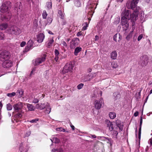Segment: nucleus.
I'll return each mask as SVG.
<instances>
[{
  "label": "nucleus",
  "mask_w": 152,
  "mask_h": 152,
  "mask_svg": "<svg viewBox=\"0 0 152 152\" xmlns=\"http://www.w3.org/2000/svg\"><path fill=\"white\" fill-rule=\"evenodd\" d=\"M11 3L9 1H7L3 3L0 7V12L2 13H6L9 12L11 7Z\"/></svg>",
  "instance_id": "nucleus-1"
},
{
  "label": "nucleus",
  "mask_w": 152,
  "mask_h": 152,
  "mask_svg": "<svg viewBox=\"0 0 152 152\" xmlns=\"http://www.w3.org/2000/svg\"><path fill=\"white\" fill-rule=\"evenodd\" d=\"M74 65L71 62L67 63L63 68L62 73L65 74L68 72H72L73 69Z\"/></svg>",
  "instance_id": "nucleus-2"
},
{
  "label": "nucleus",
  "mask_w": 152,
  "mask_h": 152,
  "mask_svg": "<svg viewBox=\"0 0 152 152\" xmlns=\"http://www.w3.org/2000/svg\"><path fill=\"white\" fill-rule=\"evenodd\" d=\"M11 55L10 53L8 51H3L0 52V61H3L9 59Z\"/></svg>",
  "instance_id": "nucleus-3"
},
{
  "label": "nucleus",
  "mask_w": 152,
  "mask_h": 152,
  "mask_svg": "<svg viewBox=\"0 0 152 152\" xmlns=\"http://www.w3.org/2000/svg\"><path fill=\"white\" fill-rule=\"evenodd\" d=\"M8 33L13 35H17L20 34V30L15 26L11 27L8 30Z\"/></svg>",
  "instance_id": "nucleus-4"
},
{
  "label": "nucleus",
  "mask_w": 152,
  "mask_h": 152,
  "mask_svg": "<svg viewBox=\"0 0 152 152\" xmlns=\"http://www.w3.org/2000/svg\"><path fill=\"white\" fill-rule=\"evenodd\" d=\"M130 19L126 17H121V24L123 26V30L126 31L127 29L128 28L129 25V21Z\"/></svg>",
  "instance_id": "nucleus-5"
},
{
  "label": "nucleus",
  "mask_w": 152,
  "mask_h": 152,
  "mask_svg": "<svg viewBox=\"0 0 152 152\" xmlns=\"http://www.w3.org/2000/svg\"><path fill=\"white\" fill-rule=\"evenodd\" d=\"M148 60L149 58L147 55H143L140 58L139 64L142 67L145 66L148 62Z\"/></svg>",
  "instance_id": "nucleus-6"
},
{
  "label": "nucleus",
  "mask_w": 152,
  "mask_h": 152,
  "mask_svg": "<svg viewBox=\"0 0 152 152\" xmlns=\"http://www.w3.org/2000/svg\"><path fill=\"white\" fill-rule=\"evenodd\" d=\"M46 57V55L45 54H44L42 57L36 59L33 62V64L34 66L39 65L45 61Z\"/></svg>",
  "instance_id": "nucleus-7"
},
{
  "label": "nucleus",
  "mask_w": 152,
  "mask_h": 152,
  "mask_svg": "<svg viewBox=\"0 0 152 152\" xmlns=\"http://www.w3.org/2000/svg\"><path fill=\"white\" fill-rule=\"evenodd\" d=\"M80 41L78 38H73L70 42V48L71 49H74L78 45Z\"/></svg>",
  "instance_id": "nucleus-8"
},
{
  "label": "nucleus",
  "mask_w": 152,
  "mask_h": 152,
  "mask_svg": "<svg viewBox=\"0 0 152 152\" xmlns=\"http://www.w3.org/2000/svg\"><path fill=\"white\" fill-rule=\"evenodd\" d=\"M2 65L4 68H9L12 66L13 62L9 59L3 61Z\"/></svg>",
  "instance_id": "nucleus-9"
},
{
  "label": "nucleus",
  "mask_w": 152,
  "mask_h": 152,
  "mask_svg": "<svg viewBox=\"0 0 152 152\" xmlns=\"http://www.w3.org/2000/svg\"><path fill=\"white\" fill-rule=\"evenodd\" d=\"M103 103V101L102 98H100L99 100H95L94 103L95 108L97 110L100 109Z\"/></svg>",
  "instance_id": "nucleus-10"
},
{
  "label": "nucleus",
  "mask_w": 152,
  "mask_h": 152,
  "mask_svg": "<svg viewBox=\"0 0 152 152\" xmlns=\"http://www.w3.org/2000/svg\"><path fill=\"white\" fill-rule=\"evenodd\" d=\"M1 15V19L4 21H7L11 19L12 15L10 12H8L6 13L5 15Z\"/></svg>",
  "instance_id": "nucleus-11"
},
{
  "label": "nucleus",
  "mask_w": 152,
  "mask_h": 152,
  "mask_svg": "<svg viewBox=\"0 0 152 152\" xmlns=\"http://www.w3.org/2000/svg\"><path fill=\"white\" fill-rule=\"evenodd\" d=\"M24 104V103L21 102H19L15 104L13 106L14 109L16 111H18L22 109Z\"/></svg>",
  "instance_id": "nucleus-12"
},
{
  "label": "nucleus",
  "mask_w": 152,
  "mask_h": 152,
  "mask_svg": "<svg viewBox=\"0 0 152 152\" xmlns=\"http://www.w3.org/2000/svg\"><path fill=\"white\" fill-rule=\"evenodd\" d=\"M131 14V11L130 10H126V9H124L122 12L121 14V17H124L128 18L130 19V16Z\"/></svg>",
  "instance_id": "nucleus-13"
},
{
  "label": "nucleus",
  "mask_w": 152,
  "mask_h": 152,
  "mask_svg": "<svg viewBox=\"0 0 152 152\" xmlns=\"http://www.w3.org/2000/svg\"><path fill=\"white\" fill-rule=\"evenodd\" d=\"M142 115H143V111L142 112V115L140 116V127L139 130L138 132V138H139V144L140 145V140L141 137V126L142 123Z\"/></svg>",
  "instance_id": "nucleus-14"
},
{
  "label": "nucleus",
  "mask_w": 152,
  "mask_h": 152,
  "mask_svg": "<svg viewBox=\"0 0 152 152\" xmlns=\"http://www.w3.org/2000/svg\"><path fill=\"white\" fill-rule=\"evenodd\" d=\"M105 124H107V126L109 127L110 131H112L114 129L113 123L114 122H111L109 120L106 119L105 121Z\"/></svg>",
  "instance_id": "nucleus-15"
},
{
  "label": "nucleus",
  "mask_w": 152,
  "mask_h": 152,
  "mask_svg": "<svg viewBox=\"0 0 152 152\" xmlns=\"http://www.w3.org/2000/svg\"><path fill=\"white\" fill-rule=\"evenodd\" d=\"M138 0H132L131 1L129 7H128V4L127 6L129 9H131L133 10L137 6V4L138 2Z\"/></svg>",
  "instance_id": "nucleus-16"
},
{
  "label": "nucleus",
  "mask_w": 152,
  "mask_h": 152,
  "mask_svg": "<svg viewBox=\"0 0 152 152\" xmlns=\"http://www.w3.org/2000/svg\"><path fill=\"white\" fill-rule=\"evenodd\" d=\"M45 35L42 33H40L37 36V41L39 43H42L45 38Z\"/></svg>",
  "instance_id": "nucleus-17"
},
{
  "label": "nucleus",
  "mask_w": 152,
  "mask_h": 152,
  "mask_svg": "<svg viewBox=\"0 0 152 152\" xmlns=\"http://www.w3.org/2000/svg\"><path fill=\"white\" fill-rule=\"evenodd\" d=\"M22 9V4L21 2H18L14 5V10H16L17 12H20Z\"/></svg>",
  "instance_id": "nucleus-18"
},
{
  "label": "nucleus",
  "mask_w": 152,
  "mask_h": 152,
  "mask_svg": "<svg viewBox=\"0 0 152 152\" xmlns=\"http://www.w3.org/2000/svg\"><path fill=\"white\" fill-rule=\"evenodd\" d=\"M115 124L117 126L115 129H116L117 127H118L119 128L120 132L122 131L123 130V125L121 124V121L117 120L116 121Z\"/></svg>",
  "instance_id": "nucleus-19"
},
{
  "label": "nucleus",
  "mask_w": 152,
  "mask_h": 152,
  "mask_svg": "<svg viewBox=\"0 0 152 152\" xmlns=\"http://www.w3.org/2000/svg\"><path fill=\"white\" fill-rule=\"evenodd\" d=\"M54 40L53 39L50 38L45 43V45L46 47L50 48L52 46V44Z\"/></svg>",
  "instance_id": "nucleus-20"
},
{
  "label": "nucleus",
  "mask_w": 152,
  "mask_h": 152,
  "mask_svg": "<svg viewBox=\"0 0 152 152\" xmlns=\"http://www.w3.org/2000/svg\"><path fill=\"white\" fill-rule=\"evenodd\" d=\"M82 50V48L80 46L77 47L75 49L74 54L75 56L78 55L79 53Z\"/></svg>",
  "instance_id": "nucleus-21"
},
{
  "label": "nucleus",
  "mask_w": 152,
  "mask_h": 152,
  "mask_svg": "<svg viewBox=\"0 0 152 152\" xmlns=\"http://www.w3.org/2000/svg\"><path fill=\"white\" fill-rule=\"evenodd\" d=\"M23 91L22 89H18L17 90L16 93V95L19 98H20L23 95Z\"/></svg>",
  "instance_id": "nucleus-22"
},
{
  "label": "nucleus",
  "mask_w": 152,
  "mask_h": 152,
  "mask_svg": "<svg viewBox=\"0 0 152 152\" xmlns=\"http://www.w3.org/2000/svg\"><path fill=\"white\" fill-rule=\"evenodd\" d=\"M137 17V16L135 14H131L130 16V19L132 21L134 22L136 20Z\"/></svg>",
  "instance_id": "nucleus-23"
},
{
  "label": "nucleus",
  "mask_w": 152,
  "mask_h": 152,
  "mask_svg": "<svg viewBox=\"0 0 152 152\" xmlns=\"http://www.w3.org/2000/svg\"><path fill=\"white\" fill-rule=\"evenodd\" d=\"M117 53L116 51H113L110 54L111 58L113 59H115L117 57Z\"/></svg>",
  "instance_id": "nucleus-24"
},
{
  "label": "nucleus",
  "mask_w": 152,
  "mask_h": 152,
  "mask_svg": "<svg viewBox=\"0 0 152 152\" xmlns=\"http://www.w3.org/2000/svg\"><path fill=\"white\" fill-rule=\"evenodd\" d=\"M95 5V4L94 3H92L88 5H87V7L89 9H90L89 11H93L94 10V7Z\"/></svg>",
  "instance_id": "nucleus-25"
},
{
  "label": "nucleus",
  "mask_w": 152,
  "mask_h": 152,
  "mask_svg": "<svg viewBox=\"0 0 152 152\" xmlns=\"http://www.w3.org/2000/svg\"><path fill=\"white\" fill-rule=\"evenodd\" d=\"M8 27V24L7 23H3L0 25V30H3L5 29Z\"/></svg>",
  "instance_id": "nucleus-26"
},
{
  "label": "nucleus",
  "mask_w": 152,
  "mask_h": 152,
  "mask_svg": "<svg viewBox=\"0 0 152 152\" xmlns=\"http://www.w3.org/2000/svg\"><path fill=\"white\" fill-rule=\"evenodd\" d=\"M27 107L28 110L29 111H34L35 110V108L32 105V104H27Z\"/></svg>",
  "instance_id": "nucleus-27"
},
{
  "label": "nucleus",
  "mask_w": 152,
  "mask_h": 152,
  "mask_svg": "<svg viewBox=\"0 0 152 152\" xmlns=\"http://www.w3.org/2000/svg\"><path fill=\"white\" fill-rule=\"evenodd\" d=\"M49 104L48 103H41L40 104V110H42L46 108V106H48Z\"/></svg>",
  "instance_id": "nucleus-28"
},
{
  "label": "nucleus",
  "mask_w": 152,
  "mask_h": 152,
  "mask_svg": "<svg viewBox=\"0 0 152 152\" xmlns=\"http://www.w3.org/2000/svg\"><path fill=\"white\" fill-rule=\"evenodd\" d=\"M50 140L53 143H59L60 141L59 139L57 137H53L52 139H50Z\"/></svg>",
  "instance_id": "nucleus-29"
},
{
  "label": "nucleus",
  "mask_w": 152,
  "mask_h": 152,
  "mask_svg": "<svg viewBox=\"0 0 152 152\" xmlns=\"http://www.w3.org/2000/svg\"><path fill=\"white\" fill-rule=\"evenodd\" d=\"M109 116L110 118L113 119L116 116V113L114 112H110L109 114Z\"/></svg>",
  "instance_id": "nucleus-30"
},
{
  "label": "nucleus",
  "mask_w": 152,
  "mask_h": 152,
  "mask_svg": "<svg viewBox=\"0 0 152 152\" xmlns=\"http://www.w3.org/2000/svg\"><path fill=\"white\" fill-rule=\"evenodd\" d=\"M58 14L59 15V17L60 18L62 19H64V14L62 12L61 10H58Z\"/></svg>",
  "instance_id": "nucleus-31"
},
{
  "label": "nucleus",
  "mask_w": 152,
  "mask_h": 152,
  "mask_svg": "<svg viewBox=\"0 0 152 152\" xmlns=\"http://www.w3.org/2000/svg\"><path fill=\"white\" fill-rule=\"evenodd\" d=\"M74 4L77 7H80L81 5V3L80 0H75Z\"/></svg>",
  "instance_id": "nucleus-32"
},
{
  "label": "nucleus",
  "mask_w": 152,
  "mask_h": 152,
  "mask_svg": "<svg viewBox=\"0 0 152 152\" xmlns=\"http://www.w3.org/2000/svg\"><path fill=\"white\" fill-rule=\"evenodd\" d=\"M88 76V75H87L85 76L84 77V78H83L82 80H83V82H86L87 81H90L91 80L90 77Z\"/></svg>",
  "instance_id": "nucleus-33"
},
{
  "label": "nucleus",
  "mask_w": 152,
  "mask_h": 152,
  "mask_svg": "<svg viewBox=\"0 0 152 152\" xmlns=\"http://www.w3.org/2000/svg\"><path fill=\"white\" fill-rule=\"evenodd\" d=\"M112 131H113L112 134L113 135V137L117 139V135L118 134V132L116 131L115 130H113Z\"/></svg>",
  "instance_id": "nucleus-34"
},
{
  "label": "nucleus",
  "mask_w": 152,
  "mask_h": 152,
  "mask_svg": "<svg viewBox=\"0 0 152 152\" xmlns=\"http://www.w3.org/2000/svg\"><path fill=\"white\" fill-rule=\"evenodd\" d=\"M34 44V42L31 40L30 39L27 43V45L30 47L32 48Z\"/></svg>",
  "instance_id": "nucleus-35"
},
{
  "label": "nucleus",
  "mask_w": 152,
  "mask_h": 152,
  "mask_svg": "<svg viewBox=\"0 0 152 152\" xmlns=\"http://www.w3.org/2000/svg\"><path fill=\"white\" fill-rule=\"evenodd\" d=\"M113 95L115 97L114 99L115 100L117 99L120 96L119 93L118 92H114L113 94Z\"/></svg>",
  "instance_id": "nucleus-36"
},
{
  "label": "nucleus",
  "mask_w": 152,
  "mask_h": 152,
  "mask_svg": "<svg viewBox=\"0 0 152 152\" xmlns=\"http://www.w3.org/2000/svg\"><path fill=\"white\" fill-rule=\"evenodd\" d=\"M23 149V144L21 143L20 145V147L19 148V150L21 152H26L28 151L27 150Z\"/></svg>",
  "instance_id": "nucleus-37"
},
{
  "label": "nucleus",
  "mask_w": 152,
  "mask_h": 152,
  "mask_svg": "<svg viewBox=\"0 0 152 152\" xmlns=\"http://www.w3.org/2000/svg\"><path fill=\"white\" fill-rule=\"evenodd\" d=\"M120 18L119 17H117L115 18L114 21V24L117 25L120 22Z\"/></svg>",
  "instance_id": "nucleus-38"
},
{
  "label": "nucleus",
  "mask_w": 152,
  "mask_h": 152,
  "mask_svg": "<svg viewBox=\"0 0 152 152\" xmlns=\"http://www.w3.org/2000/svg\"><path fill=\"white\" fill-rule=\"evenodd\" d=\"M104 137L105 138V139L108 140L109 142V143L110 144V146H111L112 145V144L113 143V141L112 140L111 138H109L108 137Z\"/></svg>",
  "instance_id": "nucleus-39"
},
{
  "label": "nucleus",
  "mask_w": 152,
  "mask_h": 152,
  "mask_svg": "<svg viewBox=\"0 0 152 152\" xmlns=\"http://www.w3.org/2000/svg\"><path fill=\"white\" fill-rule=\"evenodd\" d=\"M90 77V79H91H91L95 77L96 76V74L95 73H89L88 75V76Z\"/></svg>",
  "instance_id": "nucleus-40"
},
{
  "label": "nucleus",
  "mask_w": 152,
  "mask_h": 152,
  "mask_svg": "<svg viewBox=\"0 0 152 152\" xmlns=\"http://www.w3.org/2000/svg\"><path fill=\"white\" fill-rule=\"evenodd\" d=\"M33 26L34 28H37L38 26V20L36 19H35L33 21Z\"/></svg>",
  "instance_id": "nucleus-41"
},
{
  "label": "nucleus",
  "mask_w": 152,
  "mask_h": 152,
  "mask_svg": "<svg viewBox=\"0 0 152 152\" xmlns=\"http://www.w3.org/2000/svg\"><path fill=\"white\" fill-rule=\"evenodd\" d=\"M46 113L48 114H49L51 111V108L50 107L49 105L48 106H46Z\"/></svg>",
  "instance_id": "nucleus-42"
},
{
  "label": "nucleus",
  "mask_w": 152,
  "mask_h": 152,
  "mask_svg": "<svg viewBox=\"0 0 152 152\" xmlns=\"http://www.w3.org/2000/svg\"><path fill=\"white\" fill-rule=\"evenodd\" d=\"M6 106L7 109V110H11L12 109V106L10 103H8L7 104Z\"/></svg>",
  "instance_id": "nucleus-43"
},
{
  "label": "nucleus",
  "mask_w": 152,
  "mask_h": 152,
  "mask_svg": "<svg viewBox=\"0 0 152 152\" xmlns=\"http://www.w3.org/2000/svg\"><path fill=\"white\" fill-rule=\"evenodd\" d=\"M47 15L48 14L47 13L46 11L45 10H44L42 14L43 18L44 19H46Z\"/></svg>",
  "instance_id": "nucleus-44"
},
{
  "label": "nucleus",
  "mask_w": 152,
  "mask_h": 152,
  "mask_svg": "<svg viewBox=\"0 0 152 152\" xmlns=\"http://www.w3.org/2000/svg\"><path fill=\"white\" fill-rule=\"evenodd\" d=\"M53 19L51 18H48L47 20V22L46 24V25L47 24L49 25L52 22Z\"/></svg>",
  "instance_id": "nucleus-45"
},
{
  "label": "nucleus",
  "mask_w": 152,
  "mask_h": 152,
  "mask_svg": "<svg viewBox=\"0 0 152 152\" xmlns=\"http://www.w3.org/2000/svg\"><path fill=\"white\" fill-rule=\"evenodd\" d=\"M46 5L48 9H50L52 8V4L51 2H47L46 3Z\"/></svg>",
  "instance_id": "nucleus-46"
},
{
  "label": "nucleus",
  "mask_w": 152,
  "mask_h": 152,
  "mask_svg": "<svg viewBox=\"0 0 152 152\" xmlns=\"http://www.w3.org/2000/svg\"><path fill=\"white\" fill-rule=\"evenodd\" d=\"M31 48H32L31 47H30L27 45V46L25 47L24 50H23V52L24 53L27 52Z\"/></svg>",
  "instance_id": "nucleus-47"
},
{
  "label": "nucleus",
  "mask_w": 152,
  "mask_h": 152,
  "mask_svg": "<svg viewBox=\"0 0 152 152\" xmlns=\"http://www.w3.org/2000/svg\"><path fill=\"white\" fill-rule=\"evenodd\" d=\"M16 95V93L14 92H13L11 93H8L7 94V95L9 97H12Z\"/></svg>",
  "instance_id": "nucleus-48"
},
{
  "label": "nucleus",
  "mask_w": 152,
  "mask_h": 152,
  "mask_svg": "<svg viewBox=\"0 0 152 152\" xmlns=\"http://www.w3.org/2000/svg\"><path fill=\"white\" fill-rule=\"evenodd\" d=\"M4 34L3 33L1 32H0V40H4Z\"/></svg>",
  "instance_id": "nucleus-49"
},
{
  "label": "nucleus",
  "mask_w": 152,
  "mask_h": 152,
  "mask_svg": "<svg viewBox=\"0 0 152 152\" xmlns=\"http://www.w3.org/2000/svg\"><path fill=\"white\" fill-rule=\"evenodd\" d=\"M39 121V119L37 118L35 119H32L29 121V122L31 123H36V122Z\"/></svg>",
  "instance_id": "nucleus-50"
},
{
  "label": "nucleus",
  "mask_w": 152,
  "mask_h": 152,
  "mask_svg": "<svg viewBox=\"0 0 152 152\" xmlns=\"http://www.w3.org/2000/svg\"><path fill=\"white\" fill-rule=\"evenodd\" d=\"M83 84L82 83L79 84L77 86V89H81L83 87Z\"/></svg>",
  "instance_id": "nucleus-51"
},
{
  "label": "nucleus",
  "mask_w": 152,
  "mask_h": 152,
  "mask_svg": "<svg viewBox=\"0 0 152 152\" xmlns=\"http://www.w3.org/2000/svg\"><path fill=\"white\" fill-rule=\"evenodd\" d=\"M39 101V99H37V98H34L33 100V103H35V104H36V103H37Z\"/></svg>",
  "instance_id": "nucleus-52"
},
{
  "label": "nucleus",
  "mask_w": 152,
  "mask_h": 152,
  "mask_svg": "<svg viewBox=\"0 0 152 152\" xmlns=\"http://www.w3.org/2000/svg\"><path fill=\"white\" fill-rule=\"evenodd\" d=\"M54 53H55V56H58L59 54V53L58 51L56 49L55 50Z\"/></svg>",
  "instance_id": "nucleus-53"
},
{
  "label": "nucleus",
  "mask_w": 152,
  "mask_h": 152,
  "mask_svg": "<svg viewBox=\"0 0 152 152\" xmlns=\"http://www.w3.org/2000/svg\"><path fill=\"white\" fill-rule=\"evenodd\" d=\"M57 130L59 131H63L64 132H65V129L62 127L58 128L56 129Z\"/></svg>",
  "instance_id": "nucleus-54"
},
{
  "label": "nucleus",
  "mask_w": 152,
  "mask_h": 152,
  "mask_svg": "<svg viewBox=\"0 0 152 152\" xmlns=\"http://www.w3.org/2000/svg\"><path fill=\"white\" fill-rule=\"evenodd\" d=\"M85 26H84L83 28V29L84 30L87 29V28L88 27V24L87 22L85 23Z\"/></svg>",
  "instance_id": "nucleus-55"
},
{
  "label": "nucleus",
  "mask_w": 152,
  "mask_h": 152,
  "mask_svg": "<svg viewBox=\"0 0 152 152\" xmlns=\"http://www.w3.org/2000/svg\"><path fill=\"white\" fill-rule=\"evenodd\" d=\"M143 35L142 34H141L139 35L137 38V40L140 41L143 37Z\"/></svg>",
  "instance_id": "nucleus-56"
},
{
  "label": "nucleus",
  "mask_w": 152,
  "mask_h": 152,
  "mask_svg": "<svg viewBox=\"0 0 152 152\" xmlns=\"http://www.w3.org/2000/svg\"><path fill=\"white\" fill-rule=\"evenodd\" d=\"M118 36V34H116L113 36V40L115 41L116 42H117V38Z\"/></svg>",
  "instance_id": "nucleus-57"
},
{
  "label": "nucleus",
  "mask_w": 152,
  "mask_h": 152,
  "mask_svg": "<svg viewBox=\"0 0 152 152\" xmlns=\"http://www.w3.org/2000/svg\"><path fill=\"white\" fill-rule=\"evenodd\" d=\"M26 44V42L24 41H23L21 42L20 44V46L21 47H23Z\"/></svg>",
  "instance_id": "nucleus-58"
},
{
  "label": "nucleus",
  "mask_w": 152,
  "mask_h": 152,
  "mask_svg": "<svg viewBox=\"0 0 152 152\" xmlns=\"http://www.w3.org/2000/svg\"><path fill=\"white\" fill-rule=\"evenodd\" d=\"M66 21L64 19H62V25H66Z\"/></svg>",
  "instance_id": "nucleus-59"
},
{
  "label": "nucleus",
  "mask_w": 152,
  "mask_h": 152,
  "mask_svg": "<svg viewBox=\"0 0 152 152\" xmlns=\"http://www.w3.org/2000/svg\"><path fill=\"white\" fill-rule=\"evenodd\" d=\"M36 108L40 110V104L39 103L36 104Z\"/></svg>",
  "instance_id": "nucleus-60"
},
{
  "label": "nucleus",
  "mask_w": 152,
  "mask_h": 152,
  "mask_svg": "<svg viewBox=\"0 0 152 152\" xmlns=\"http://www.w3.org/2000/svg\"><path fill=\"white\" fill-rule=\"evenodd\" d=\"M31 134V131H28L26 133V134L25 135V136L26 137H28Z\"/></svg>",
  "instance_id": "nucleus-61"
},
{
  "label": "nucleus",
  "mask_w": 152,
  "mask_h": 152,
  "mask_svg": "<svg viewBox=\"0 0 152 152\" xmlns=\"http://www.w3.org/2000/svg\"><path fill=\"white\" fill-rule=\"evenodd\" d=\"M62 44L64 45V46H65L66 47H67V44L66 42L64 41H63L62 42Z\"/></svg>",
  "instance_id": "nucleus-62"
},
{
  "label": "nucleus",
  "mask_w": 152,
  "mask_h": 152,
  "mask_svg": "<svg viewBox=\"0 0 152 152\" xmlns=\"http://www.w3.org/2000/svg\"><path fill=\"white\" fill-rule=\"evenodd\" d=\"M36 70V69L35 68H33L32 71H31L30 74V76H31L33 74V73Z\"/></svg>",
  "instance_id": "nucleus-63"
},
{
  "label": "nucleus",
  "mask_w": 152,
  "mask_h": 152,
  "mask_svg": "<svg viewBox=\"0 0 152 152\" xmlns=\"http://www.w3.org/2000/svg\"><path fill=\"white\" fill-rule=\"evenodd\" d=\"M150 145H152V137L149 140Z\"/></svg>",
  "instance_id": "nucleus-64"
}]
</instances>
